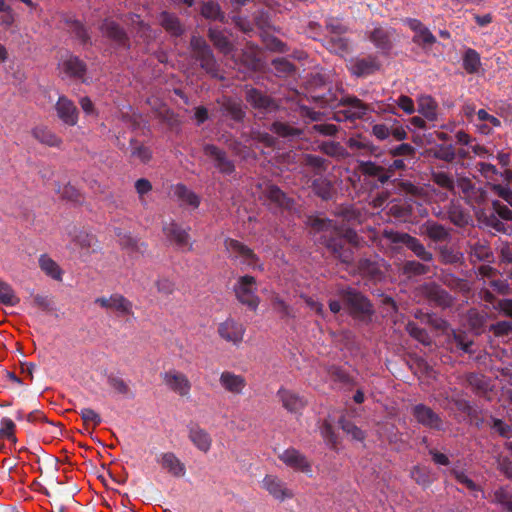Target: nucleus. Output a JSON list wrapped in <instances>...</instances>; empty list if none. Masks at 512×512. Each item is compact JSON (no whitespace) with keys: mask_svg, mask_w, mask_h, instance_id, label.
I'll use <instances>...</instances> for the list:
<instances>
[{"mask_svg":"<svg viewBox=\"0 0 512 512\" xmlns=\"http://www.w3.org/2000/svg\"><path fill=\"white\" fill-rule=\"evenodd\" d=\"M107 384L117 393L127 398H133L132 392L128 383L120 376L110 373L107 375Z\"/></svg>","mask_w":512,"mask_h":512,"instance_id":"nucleus-45","label":"nucleus"},{"mask_svg":"<svg viewBox=\"0 0 512 512\" xmlns=\"http://www.w3.org/2000/svg\"><path fill=\"white\" fill-rule=\"evenodd\" d=\"M245 99L253 109L262 114L276 112L279 108L275 99L257 88H247L245 91Z\"/></svg>","mask_w":512,"mask_h":512,"instance_id":"nucleus-9","label":"nucleus"},{"mask_svg":"<svg viewBox=\"0 0 512 512\" xmlns=\"http://www.w3.org/2000/svg\"><path fill=\"white\" fill-rule=\"evenodd\" d=\"M493 502L500 505L504 511L512 512V494L500 487L493 493Z\"/></svg>","mask_w":512,"mask_h":512,"instance_id":"nucleus-56","label":"nucleus"},{"mask_svg":"<svg viewBox=\"0 0 512 512\" xmlns=\"http://www.w3.org/2000/svg\"><path fill=\"white\" fill-rule=\"evenodd\" d=\"M221 111L223 115L230 117L236 122H241L245 116V112L243 111L241 104L231 99L223 102Z\"/></svg>","mask_w":512,"mask_h":512,"instance_id":"nucleus-48","label":"nucleus"},{"mask_svg":"<svg viewBox=\"0 0 512 512\" xmlns=\"http://www.w3.org/2000/svg\"><path fill=\"white\" fill-rule=\"evenodd\" d=\"M463 68L469 74H475L481 66L480 54L472 48L466 49L463 55Z\"/></svg>","mask_w":512,"mask_h":512,"instance_id":"nucleus-46","label":"nucleus"},{"mask_svg":"<svg viewBox=\"0 0 512 512\" xmlns=\"http://www.w3.org/2000/svg\"><path fill=\"white\" fill-rule=\"evenodd\" d=\"M190 50L192 58L199 63L200 67L212 77H217L219 64L213 51L206 40L200 36H192L190 39Z\"/></svg>","mask_w":512,"mask_h":512,"instance_id":"nucleus-4","label":"nucleus"},{"mask_svg":"<svg viewBox=\"0 0 512 512\" xmlns=\"http://www.w3.org/2000/svg\"><path fill=\"white\" fill-rule=\"evenodd\" d=\"M467 321L470 328L477 334H480L486 324L487 315L476 309H470L467 313Z\"/></svg>","mask_w":512,"mask_h":512,"instance_id":"nucleus-50","label":"nucleus"},{"mask_svg":"<svg viewBox=\"0 0 512 512\" xmlns=\"http://www.w3.org/2000/svg\"><path fill=\"white\" fill-rule=\"evenodd\" d=\"M311 188L315 195L322 200H330L334 196V187L330 180L324 177L316 178L312 181Z\"/></svg>","mask_w":512,"mask_h":512,"instance_id":"nucleus-42","label":"nucleus"},{"mask_svg":"<svg viewBox=\"0 0 512 512\" xmlns=\"http://www.w3.org/2000/svg\"><path fill=\"white\" fill-rule=\"evenodd\" d=\"M434 156L435 158L446 162H453L456 158V151L452 144H441L437 146Z\"/></svg>","mask_w":512,"mask_h":512,"instance_id":"nucleus-62","label":"nucleus"},{"mask_svg":"<svg viewBox=\"0 0 512 512\" xmlns=\"http://www.w3.org/2000/svg\"><path fill=\"white\" fill-rule=\"evenodd\" d=\"M470 254L475 257L478 261H489L493 256L490 247L484 242H476L471 245Z\"/></svg>","mask_w":512,"mask_h":512,"instance_id":"nucleus-57","label":"nucleus"},{"mask_svg":"<svg viewBox=\"0 0 512 512\" xmlns=\"http://www.w3.org/2000/svg\"><path fill=\"white\" fill-rule=\"evenodd\" d=\"M379 63L374 57L356 59L351 66V72L357 77H365L379 69Z\"/></svg>","mask_w":512,"mask_h":512,"instance_id":"nucleus-31","label":"nucleus"},{"mask_svg":"<svg viewBox=\"0 0 512 512\" xmlns=\"http://www.w3.org/2000/svg\"><path fill=\"white\" fill-rule=\"evenodd\" d=\"M337 108L338 110L334 112L333 119L338 122L361 120L364 119L368 112L374 111L371 105L352 95L341 97Z\"/></svg>","mask_w":512,"mask_h":512,"instance_id":"nucleus-3","label":"nucleus"},{"mask_svg":"<svg viewBox=\"0 0 512 512\" xmlns=\"http://www.w3.org/2000/svg\"><path fill=\"white\" fill-rule=\"evenodd\" d=\"M303 165L311 168L316 175L322 174L327 169V161L314 154H306L303 158Z\"/></svg>","mask_w":512,"mask_h":512,"instance_id":"nucleus-53","label":"nucleus"},{"mask_svg":"<svg viewBox=\"0 0 512 512\" xmlns=\"http://www.w3.org/2000/svg\"><path fill=\"white\" fill-rule=\"evenodd\" d=\"M20 298L15 294L14 289L7 282H0V304L5 306H16Z\"/></svg>","mask_w":512,"mask_h":512,"instance_id":"nucleus-51","label":"nucleus"},{"mask_svg":"<svg viewBox=\"0 0 512 512\" xmlns=\"http://www.w3.org/2000/svg\"><path fill=\"white\" fill-rule=\"evenodd\" d=\"M221 387L233 395H241L247 382L244 376L231 371H223L219 378Z\"/></svg>","mask_w":512,"mask_h":512,"instance_id":"nucleus-22","label":"nucleus"},{"mask_svg":"<svg viewBox=\"0 0 512 512\" xmlns=\"http://www.w3.org/2000/svg\"><path fill=\"white\" fill-rule=\"evenodd\" d=\"M244 333V326L232 318L226 319L218 326L219 336L225 341L231 342L235 345L242 342Z\"/></svg>","mask_w":512,"mask_h":512,"instance_id":"nucleus-18","label":"nucleus"},{"mask_svg":"<svg viewBox=\"0 0 512 512\" xmlns=\"http://www.w3.org/2000/svg\"><path fill=\"white\" fill-rule=\"evenodd\" d=\"M172 190L174 196L181 202V205L190 206L193 209L199 207L201 203L199 195L190 190L186 185L178 183L173 186Z\"/></svg>","mask_w":512,"mask_h":512,"instance_id":"nucleus-28","label":"nucleus"},{"mask_svg":"<svg viewBox=\"0 0 512 512\" xmlns=\"http://www.w3.org/2000/svg\"><path fill=\"white\" fill-rule=\"evenodd\" d=\"M432 181L444 189L450 191L454 190V179L450 174L446 172H434L432 174Z\"/></svg>","mask_w":512,"mask_h":512,"instance_id":"nucleus-63","label":"nucleus"},{"mask_svg":"<svg viewBox=\"0 0 512 512\" xmlns=\"http://www.w3.org/2000/svg\"><path fill=\"white\" fill-rule=\"evenodd\" d=\"M58 118L68 126H75L78 122V109L74 102L62 95L55 104Z\"/></svg>","mask_w":512,"mask_h":512,"instance_id":"nucleus-17","label":"nucleus"},{"mask_svg":"<svg viewBox=\"0 0 512 512\" xmlns=\"http://www.w3.org/2000/svg\"><path fill=\"white\" fill-rule=\"evenodd\" d=\"M401 273L407 278L422 276L430 272V267L415 260H406L401 268Z\"/></svg>","mask_w":512,"mask_h":512,"instance_id":"nucleus-44","label":"nucleus"},{"mask_svg":"<svg viewBox=\"0 0 512 512\" xmlns=\"http://www.w3.org/2000/svg\"><path fill=\"white\" fill-rule=\"evenodd\" d=\"M263 488L268 493L279 501H284L287 498L294 496L292 490L288 489L285 482L275 475H266L262 481Z\"/></svg>","mask_w":512,"mask_h":512,"instance_id":"nucleus-20","label":"nucleus"},{"mask_svg":"<svg viewBox=\"0 0 512 512\" xmlns=\"http://www.w3.org/2000/svg\"><path fill=\"white\" fill-rule=\"evenodd\" d=\"M359 170L364 176L376 178L381 184L387 183L391 178L387 168L373 161H361Z\"/></svg>","mask_w":512,"mask_h":512,"instance_id":"nucleus-27","label":"nucleus"},{"mask_svg":"<svg viewBox=\"0 0 512 512\" xmlns=\"http://www.w3.org/2000/svg\"><path fill=\"white\" fill-rule=\"evenodd\" d=\"M130 146H131V152H130L131 157L137 158L143 163H147L151 159V157H152L151 150L147 146L141 144L136 139L130 140Z\"/></svg>","mask_w":512,"mask_h":512,"instance_id":"nucleus-54","label":"nucleus"},{"mask_svg":"<svg viewBox=\"0 0 512 512\" xmlns=\"http://www.w3.org/2000/svg\"><path fill=\"white\" fill-rule=\"evenodd\" d=\"M208 37L213 43L214 47L224 55L230 54L234 50L232 42L229 40L226 33L218 28L210 27L208 29Z\"/></svg>","mask_w":512,"mask_h":512,"instance_id":"nucleus-30","label":"nucleus"},{"mask_svg":"<svg viewBox=\"0 0 512 512\" xmlns=\"http://www.w3.org/2000/svg\"><path fill=\"white\" fill-rule=\"evenodd\" d=\"M466 381L477 395H486L491 390L490 379L480 373L471 372L466 375Z\"/></svg>","mask_w":512,"mask_h":512,"instance_id":"nucleus-33","label":"nucleus"},{"mask_svg":"<svg viewBox=\"0 0 512 512\" xmlns=\"http://www.w3.org/2000/svg\"><path fill=\"white\" fill-rule=\"evenodd\" d=\"M368 39L382 54H388L393 48L395 29L377 24L368 32Z\"/></svg>","mask_w":512,"mask_h":512,"instance_id":"nucleus-11","label":"nucleus"},{"mask_svg":"<svg viewBox=\"0 0 512 512\" xmlns=\"http://www.w3.org/2000/svg\"><path fill=\"white\" fill-rule=\"evenodd\" d=\"M156 461L173 477L181 478L186 474L185 464L173 452L161 453Z\"/></svg>","mask_w":512,"mask_h":512,"instance_id":"nucleus-21","label":"nucleus"},{"mask_svg":"<svg viewBox=\"0 0 512 512\" xmlns=\"http://www.w3.org/2000/svg\"><path fill=\"white\" fill-rule=\"evenodd\" d=\"M278 458L288 467L312 475V466L306 456L295 448H288L279 454Z\"/></svg>","mask_w":512,"mask_h":512,"instance_id":"nucleus-16","label":"nucleus"},{"mask_svg":"<svg viewBox=\"0 0 512 512\" xmlns=\"http://www.w3.org/2000/svg\"><path fill=\"white\" fill-rule=\"evenodd\" d=\"M389 207L395 217L403 221H408L412 216V207H422V205L415 201L399 200L392 201Z\"/></svg>","mask_w":512,"mask_h":512,"instance_id":"nucleus-34","label":"nucleus"},{"mask_svg":"<svg viewBox=\"0 0 512 512\" xmlns=\"http://www.w3.org/2000/svg\"><path fill=\"white\" fill-rule=\"evenodd\" d=\"M268 200L276 206L284 209H291L292 200L276 185H268L264 191Z\"/></svg>","mask_w":512,"mask_h":512,"instance_id":"nucleus-39","label":"nucleus"},{"mask_svg":"<svg viewBox=\"0 0 512 512\" xmlns=\"http://www.w3.org/2000/svg\"><path fill=\"white\" fill-rule=\"evenodd\" d=\"M224 245L226 250L231 254H234L236 258H242L243 264L253 269H262V266L258 264L259 258L257 257V255L253 252L252 249L244 245L242 242L235 239L227 238L224 242Z\"/></svg>","mask_w":512,"mask_h":512,"instance_id":"nucleus-15","label":"nucleus"},{"mask_svg":"<svg viewBox=\"0 0 512 512\" xmlns=\"http://www.w3.org/2000/svg\"><path fill=\"white\" fill-rule=\"evenodd\" d=\"M99 29L103 36L112 41L117 48L126 50L130 48L128 34L116 21L106 18L100 24Z\"/></svg>","mask_w":512,"mask_h":512,"instance_id":"nucleus-14","label":"nucleus"},{"mask_svg":"<svg viewBox=\"0 0 512 512\" xmlns=\"http://www.w3.org/2000/svg\"><path fill=\"white\" fill-rule=\"evenodd\" d=\"M405 329L412 338L421 344L425 346L431 345L432 340L428 332L424 328L419 327L415 322L409 321L406 324Z\"/></svg>","mask_w":512,"mask_h":512,"instance_id":"nucleus-49","label":"nucleus"},{"mask_svg":"<svg viewBox=\"0 0 512 512\" xmlns=\"http://www.w3.org/2000/svg\"><path fill=\"white\" fill-rule=\"evenodd\" d=\"M159 24L163 29L174 37H179L184 33V26L179 17L171 12L162 11L158 17Z\"/></svg>","mask_w":512,"mask_h":512,"instance_id":"nucleus-26","label":"nucleus"},{"mask_svg":"<svg viewBox=\"0 0 512 512\" xmlns=\"http://www.w3.org/2000/svg\"><path fill=\"white\" fill-rule=\"evenodd\" d=\"M320 150L330 157L344 158L348 155L344 146L335 141L323 142Z\"/></svg>","mask_w":512,"mask_h":512,"instance_id":"nucleus-55","label":"nucleus"},{"mask_svg":"<svg viewBox=\"0 0 512 512\" xmlns=\"http://www.w3.org/2000/svg\"><path fill=\"white\" fill-rule=\"evenodd\" d=\"M65 23L68 31L72 34L82 45H92L91 36L86 27L77 19L67 18Z\"/></svg>","mask_w":512,"mask_h":512,"instance_id":"nucleus-38","label":"nucleus"},{"mask_svg":"<svg viewBox=\"0 0 512 512\" xmlns=\"http://www.w3.org/2000/svg\"><path fill=\"white\" fill-rule=\"evenodd\" d=\"M119 244L122 249L128 251L132 255H144L147 252L148 245L137 238L132 237L129 233H117Z\"/></svg>","mask_w":512,"mask_h":512,"instance_id":"nucleus-29","label":"nucleus"},{"mask_svg":"<svg viewBox=\"0 0 512 512\" xmlns=\"http://www.w3.org/2000/svg\"><path fill=\"white\" fill-rule=\"evenodd\" d=\"M189 439L202 452L210 450L212 439L210 435L199 426L195 425L189 428Z\"/></svg>","mask_w":512,"mask_h":512,"instance_id":"nucleus-36","label":"nucleus"},{"mask_svg":"<svg viewBox=\"0 0 512 512\" xmlns=\"http://www.w3.org/2000/svg\"><path fill=\"white\" fill-rule=\"evenodd\" d=\"M402 22L414 32L412 42L424 51H429L437 42L435 35L419 19L404 18Z\"/></svg>","mask_w":512,"mask_h":512,"instance_id":"nucleus-6","label":"nucleus"},{"mask_svg":"<svg viewBox=\"0 0 512 512\" xmlns=\"http://www.w3.org/2000/svg\"><path fill=\"white\" fill-rule=\"evenodd\" d=\"M412 415L418 424L435 431L444 430V422L440 415L425 404H416L412 408Z\"/></svg>","mask_w":512,"mask_h":512,"instance_id":"nucleus-12","label":"nucleus"},{"mask_svg":"<svg viewBox=\"0 0 512 512\" xmlns=\"http://www.w3.org/2000/svg\"><path fill=\"white\" fill-rule=\"evenodd\" d=\"M201 15L210 20H222L224 18L219 5L212 1L203 3L201 7Z\"/></svg>","mask_w":512,"mask_h":512,"instance_id":"nucleus-58","label":"nucleus"},{"mask_svg":"<svg viewBox=\"0 0 512 512\" xmlns=\"http://www.w3.org/2000/svg\"><path fill=\"white\" fill-rule=\"evenodd\" d=\"M411 478L420 486L427 488L432 483L431 471L427 467L414 466L410 472Z\"/></svg>","mask_w":512,"mask_h":512,"instance_id":"nucleus-52","label":"nucleus"},{"mask_svg":"<svg viewBox=\"0 0 512 512\" xmlns=\"http://www.w3.org/2000/svg\"><path fill=\"white\" fill-rule=\"evenodd\" d=\"M164 383L180 396H187L191 390V383L187 376L178 371H168L162 374Z\"/></svg>","mask_w":512,"mask_h":512,"instance_id":"nucleus-19","label":"nucleus"},{"mask_svg":"<svg viewBox=\"0 0 512 512\" xmlns=\"http://www.w3.org/2000/svg\"><path fill=\"white\" fill-rule=\"evenodd\" d=\"M337 295L343 301L349 315L359 321L368 322L374 313L373 305L370 300L352 287L341 288Z\"/></svg>","mask_w":512,"mask_h":512,"instance_id":"nucleus-2","label":"nucleus"},{"mask_svg":"<svg viewBox=\"0 0 512 512\" xmlns=\"http://www.w3.org/2000/svg\"><path fill=\"white\" fill-rule=\"evenodd\" d=\"M94 303L101 308L115 311L118 316H133V303L119 293L97 297Z\"/></svg>","mask_w":512,"mask_h":512,"instance_id":"nucleus-13","label":"nucleus"},{"mask_svg":"<svg viewBox=\"0 0 512 512\" xmlns=\"http://www.w3.org/2000/svg\"><path fill=\"white\" fill-rule=\"evenodd\" d=\"M39 267L49 277L54 280L61 281L63 271L60 266L47 254H42L39 257Z\"/></svg>","mask_w":512,"mask_h":512,"instance_id":"nucleus-41","label":"nucleus"},{"mask_svg":"<svg viewBox=\"0 0 512 512\" xmlns=\"http://www.w3.org/2000/svg\"><path fill=\"white\" fill-rule=\"evenodd\" d=\"M447 217L457 227H465L472 222L471 215L463 207L457 204H450L447 208Z\"/></svg>","mask_w":512,"mask_h":512,"instance_id":"nucleus-35","label":"nucleus"},{"mask_svg":"<svg viewBox=\"0 0 512 512\" xmlns=\"http://www.w3.org/2000/svg\"><path fill=\"white\" fill-rule=\"evenodd\" d=\"M270 131L278 137L288 141L301 138L303 135V130L301 128L281 120L274 121L270 126Z\"/></svg>","mask_w":512,"mask_h":512,"instance_id":"nucleus-25","label":"nucleus"},{"mask_svg":"<svg viewBox=\"0 0 512 512\" xmlns=\"http://www.w3.org/2000/svg\"><path fill=\"white\" fill-rule=\"evenodd\" d=\"M277 396L282 402L283 407L290 413L301 414L306 406L304 398L291 390L280 388L277 392Z\"/></svg>","mask_w":512,"mask_h":512,"instance_id":"nucleus-24","label":"nucleus"},{"mask_svg":"<svg viewBox=\"0 0 512 512\" xmlns=\"http://www.w3.org/2000/svg\"><path fill=\"white\" fill-rule=\"evenodd\" d=\"M16 425L12 419L4 417L1 419L0 438L7 439L13 443L17 442L15 436Z\"/></svg>","mask_w":512,"mask_h":512,"instance_id":"nucleus-59","label":"nucleus"},{"mask_svg":"<svg viewBox=\"0 0 512 512\" xmlns=\"http://www.w3.org/2000/svg\"><path fill=\"white\" fill-rule=\"evenodd\" d=\"M325 27L330 35L346 34L348 27L341 19L336 17H328L325 19Z\"/></svg>","mask_w":512,"mask_h":512,"instance_id":"nucleus-60","label":"nucleus"},{"mask_svg":"<svg viewBox=\"0 0 512 512\" xmlns=\"http://www.w3.org/2000/svg\"><path fill=\"white\" fill-rule=\"evenodd\" d=\"M256 292V279L253 276L245 275L238 279L235 287L237 299L250 309L255 310L259 305V298Z\"/></svg>","mask_w":512,"mask_h":512,"instance_id":"nucleus-8","label":"nucleus"},{"mask_svg":"<svg viewBox=\"0 0 512 512\" xmlns=\"http://www.w3.org/2000/svg\"><path fill=\"white\" fill-rule=\"evenodd\" d=\"M189 229L190 228H183L174 220L164 222L162 225V232L171 244L179 249L191 251L193 245L190 242Z\"/></svg>","mask_w":512,"mask_h":512,"instance_id":"nucleus-7","label":"nucleus"},{"mask_svg":"<svg viewBox=\"0 0 512 512\" xmlns=\"http://www.w3.org/2000/svg\"><path fill=\"white\" fill-rule=\"evenodd\" d=\"M312 227L322 231L321 241L334 258L342 264L351 265L354 261V249L358 247L360 238L351 228H335L331 220L315 219Z\"/></svg>","mask_w":512,"mask_h":512,"instance_id":"nucleus-1","label":"nucleus"},{"mask_svg":"<svg viewBox=\"0 0 512 512\" xmlns=\"http://www.w3.org/2000/svg\"><path fill=\"white\" fill-rule=\"evenodd\" d=\"M418 112L427 120H437V102L428 95L418 99Z\"/></svg>","mask_w":512,"mask_h":512,"instance_id":"nucleus-43","label":"nucleus"},{"mask_svg":"<svg viewBox=\"0 0 512 512\" xmlns=\"http://www.w3.org/2000/svg\"><path fill=\"white\" fill-rule=\"evenodd\" d=\"M32 136L39 141L41 144L49 147H59L62 143L60 137H58L51 129L47 126H36L31 131Z\"/></svg>","mask_w":512,"mask_h":512,"instance_id":"nucleus-32","label":"nucleus"},{"mask_svg":"<svg viewBox=\"0 0 512 512\" xmlns=\"http://www.w3.org/2000/svg\"><path fill=\"white\" fill-rule=\"evenodd\" d=\"M425 297L434 305L443 309L453 305L454 298L441 286L431 283L425 287Z\"/></svg>","mask_w":512,"mask_h":512,"instance_id":"nucleus-23","label":"nucleus"},{"mask_svg":"<svg viewBox=\"0 0 512 512\" xmlns=\"http://www.w3.org/2000/svg\"><path fill=\"white\" fill-rule=\"evenodd\" d=\"M451 475L454 476L456 481L462 485H464L468 490L470 491H480L481 488L479 485H477L471 478L468 477V475L463 471L459 469H452L450 471Z\"/></svg>","mask_w":512,"mask_h":512,"instance_id":"nucleus-61","label":"nucleus"},{"mask_svg":"<svg viewBox=\"0 0 512 512\" xmlns=\"http://www.w3.org/2000/svg\"><path fill=\"white\" fill-rule=\"evenodd\" d=\"M345 34L328 35L324 38L325 47L336 54H343L349 50V40Z\"/></svg>","mask_w":512,"mask_h":512,"instance_id":"nucleus-40","label":"nucleus"},{"mask_svg":"<svg viewBox=\"0 0 512 512\" xmlns=\"http://www.w3.org/2000/svg\"><path fill=\"white\" fill-rule=\"evenodd\" d=\"M340 425L343 431L351 435L353 439L358 441L364 440V432L359 427H357L352 421L343 418L340 420Z\"/></svg>","mask_w":512,"mask_h":512,"instance_id":"nucleus-64","label":"nucleus"},{"mask_svg":"<svg viewBox=\"0 0 512 512\" xmlns=\"http://www.w3.org/2000/svg\"><path fill=\"white\" fill-rule=\"evenodd\" d=\"M382 236L392 244L404 245L422 262H431L433 260L432 252L428 251L418 238L408 233L385 229Z\"/></svg>","mask_w":512,"mask_h":512,"instance_id":"nucleus-5","label":"nucleus"},{"mask_svg":"<svg viewBox=\"0 0 512 512\" xmlns=\"http://www.w3.org/2000/svg\"><path fill=\"white\" fill-rule=\"evenodd\" d=\"M203 153L213 162L214 167L219 173L223 175H231L235 172L234 161L228 157L226 151L218 146L214 144H205L203 146Z\"/></svg>","mask_w":512,"mask_h":512,"instance_id":"nucleus-10","label":"nucleus"},{"mask_svg":"<svg viewBox=\"0 0 512 512\" xmlns=\"http://www.w3.org/2000/svg\"><path fill=\"white\" fill-rule=\"evenodd\" d=\"M64 71L73 78L81 79L85 82L84 76L87 71V65L77 56H70L63 63Z\"/></svg>","mask_w":512,"mask_h":512,"instance_id":"nucleus-37","label":"nucleus"},{"mask_svg":"<svg viewBox=\"0 0 512 512\" xmlns=\"http://www.w3.org/2000/svg\"><path fill=\"white\" fill-rule=\"evenodd\" d=\"M425 232L427 236L435 241H445L449 238V231L442 225L437 222H427L425 224Z\"/></svg>","mask_w":512,"mask_h":512,"instance_id":"nucleus-47","label":"nucleus"}]
</instances>
